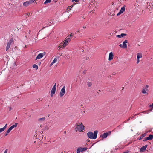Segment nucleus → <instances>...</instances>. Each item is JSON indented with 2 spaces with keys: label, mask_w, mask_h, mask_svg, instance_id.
<instances>
[{
  "label": "nucleus",
  "mask_w": 153,
  "mask_h": 153,
  "mask_svg": "<svg viewBox=\"0 0 153 153\" xmlns=\"http://www.w3.org/2000/svg\"><path fill=\"white\" fill-rule=\"evenodd\" d=\"M83 28L85 29L86 28V27L85 26H83Z\"/></svg>",
  "instance_id": "54"
},
{
  "label": "nucleus",
  "mask_w": 153,
  "mask_h": 153,
  "mask_svg": "<svg viewBox=\"0 0 153 153\" xmlns=\"http://www.w3.org/2000/svg\"><path fill=\"white\" fill-rule=\"evenodd\" d=\"M8 150L7 149H6L5 151H4V153H7V152Z\"/></svg>",
  "instance_id": "45"
},
{
  "label": "nucleus",
  "mask_w": 153,
  "mask_h": 153,
  "mask_svg": "<svg viewBox=\"0 0 153 153\" xmlns=\"http://www.w3.org/2000/svg\"><path fill=\"white\" fill-rule=\"evenodd\" d=\"M41 99H42L41 98H39V100H41Z\"/></svg>",
  "instance_id": "62"
},
{
  "label": "nucleus",
  "mask_w": 153,
  "mask_h": 153,
  "mask_svg": "<svg viewBox=\"0 0 153 153\" xmlns=\"http://www.w3.org/2000/svg\"><path fill=\"white\" fill-rule=\"evenodd\" d=\"M150 4H151L152 5V3H150L149 4V5H150Z\"/></svg>",
  "instance_id": "56"
},
{
  "label": "nucleus",
  "mask_w": 153,
  "mask_h": 153,
  "mask_svg": "<svg viewBox=\"0 0 153 153\" xmlns=\"http://www.w3.org/2000/svg\"><path fill=\"white\" fill-rule=\"evenodd\" d=\"M121 14H122L121 12H120V11H119V12L117 14V15L119 16V15H120Z\"/></svg>",
  "instance_id": "40"
},
{
  "label": "nucleus",
  "mask_w": 153,
  "mask_h": 153,
  "mask_svg": "<svg viewBox=\"0 0 153 153\" xmlns=\"http://www.w3.org/2000/svg\"><path fill=\"white\" fill-rule=\"evenodd\" d=\"M37 59H38V55L37 56L36 58V60Z\"/></svg>",
  "instance_id": "49"
},
{
  "label": "nucleus",
  "mask_w": 153,
  "mask_h": 153,
  "mask_svg": "<svg viewBox=\"0 0 153 153\" xmlns=\"http://www.w3.org/2000/svg\"><path fill=\"white\" fill-rule=\"evenodd\" d=\"M10 45L9 44H7V46L6 47V51H7L9 49V48L10 47Z\"/></svg>",
  "instance_id": "25"
},
{
  "label": "nucleus",
  "mask_w": 153,
  "mask_h": 153,
  "mask_svg": "<svg viewBox=\"0 0 153 153\" xmlns=\"http://www.w3.org/2000/svg\"><path fill=\"white\" fill-rule=\"evenodd\" d=\"M125 7L124 6L122 7L120 10V11L122 13H123L125 11Z\"/></svg>",
  "instance_id": "16"
},
{
  "label": "nucleus",
  "mask_w": 153,
  "mask_h": 153,
  "mask_svg": "<svg viewBox=\"0 0 153 153\" xmlns=\"http://www.w3.org/2000/svg\"><path fill=\"white\" fill-rule=\"evenodd\" d=\"M142 57V54L141 53H138L137 54V59H140Z\"/></svg>",
  "instance_id": "20"
},
{
  "label": "nucleus",
  "mask_w": 153,
  "mask_h": 153,
  "mask_svg": "<svg viewBox=\"0 0 153 153\" xmlns=\"http://www.w3.org/2000/svg\"><path fill=\"white\" fill-rule=\"evenodd\" d=\"M127 34L125 33H121L120 35L121 37H123L124 36H126Z\"/></svg>",
  "instance_id": "27"
},
{
  "label": "nucleus",
  "mask_w": 153,
  "mask_h": 153,
  "mask_svg": "<svg viewBox=\"0 0 153 153\" xmlns=\"http://www.w3.org/2000/svg\"><path fill=\"white\" fill-rule=\"evenodd\" d=\"M148 87H149V86L148 85H146V86L145 89H146V91H148V89H147V88H148Z\"/></svg>",
  "instance_id": "37"
},
{
  "label": "nucleus",
  "mask_w": 153,
  "mask_h": 153,
  "mask_svg": "<svg viewBox=\"0 0 153 153\" xmlns=\"http://www.w3.org/2000/svg\"><path fill=\"white\" fill-rule=\"evenodd\" d=\"M97 4H96V5L95 6V7L96 8L97 7Z\"/></svg>",
  "instance_id": "63"
},
{
  "label": "nucleus",
  "mask_w": 153,
  "mask_h": 153,
  "mask_svg": "<svg viewBox=\"0 0 153 153\" xmlns=\"http://www.w3.org/2000/svg\"><path fill=\"white\" fill-rule=\"evenodd\" d=\"M4 131V130L3 128H0V133L3 132Z\"/></svg>",
  "instance_id": "36"
},
{
  "label": "nucleus",
  "mask_w": 153,
  "mask_h": 153,
  "mask_svg": "<svg viewBox=\"0 0 153 153\" xmlns=\"http://www.w3.org/2000/svg\"><path fill=\"white\" fill-rule=\"evenodd\" d=\"M82 52H84V50L83 49H82Z\"/></svg>",
  "instance_id": "57"
},
{
  "label": "nucleus",
  "mask_w": 153,
  "mask_h": 153,
  "mask_svg": "<svg viewBox=\"0 0 153 153\" xmlns=\"http://www.w3.org/2000/svg\"><path fill=\"white\" fill-rule=\"evenodd\" d=\"M56 88L53 87L52 90L51 91V94H53L55 93L56 91Z\"/></svg>",
  "instance_id": "15"
},
{
  "label": "nucleus",
  "mask_w": 153,
  "mask_h": 153,
  "mask_svg": "<svg viewBox=\"0 0 153 153\" xmlns=\"http://www.w3.org/2000/svg\"><path fill=\"white\" fill-rule=\"evenodd\" d=\"M147 137L149 140H152L153 138V135L152 134L150 135L149 137Z\"/></svg>",
  "instance_id": "22"
},
{
  "label": "nucleus",
  "mask_w": 153,
  "mask_h": 153,
  "mask_svg": "<svg viewBox=\"0 0 153 153\" xmlns=\"http://www.w3.org/2000/svg\"><path fill=\"white\" fill-rule=\"evenodd\" d=\"M146 89H142L141 91V92L143 94H146Z\"/></svg>",
  "instance_id": "26"
},
{
  "label": "nucleus",
  "mask_w": 153,
  "mask_h": 153,
  "mask_svg": "<svg viewBox=\"0 0 153 153\" xmlns=\"http://www.w3.org/2000/svg\"><path fill=\"white\" fill-rule=\"evenodd\" d=\"M46 137H44V139H46Z\"/></svg>",
  "instance_id": "60"
},
{
  "label": "nucleus",
  "mask_w": 153,
  "mask_h": 153,
  "mask_svg": "<svg viewBox=\"0 0 153 153\" xmlns=\"http://www.w3.org/2000/svg\"><path fill=\"white\" fill-rule=\"evenodd\" d=\"M149 107L151 108V111H152L153 108V103L151 105H149Z\"/></svg>",
  "instance_id": "31"
},
{
  "label": "nucleus",
  "mask_w": 153,
  "mask_h": 153,
  "mask_svg": "<svg viewBox=\"0 0 153 153\" xmlns=\"http://www.w3.org/2000/svg\"><path fill=\"white\" fill-rule=\"evenodd\" d=\"M35 0H30L24 2L23 4V5L25 7H27L29 5L31 4L34 1L36 2V3H37V2Z\"/></svg>",
  "instance_id": "3"
},
{
  "label": "nucleus",
  "mask_w": 153,
  "mask_h": 153,
  "mask_svg": "<svg viewBox=\"0 0 153 153\" xmlns=\"http://www.w3.org/2000/svg\"><path fill=\"white\" fill-rule=\"evenodd\" d=\"M43 132H44V131H41L40 132V133L42 134Z\"/></svg>",
  "instance_id": "50"
},
{
  "label": "nucleus",
  "mask_w": 153,
  "mask_h": 153,
  "mask_svg": "<svg viewBox=\"0 0 153 153\" xmlns=\"http://www.w3.org/2000/svg\"><path fill=\"white\" fill-rule=\"evenodd\" d=\"M85 113V111H83V113Z\"/></svg>",
  "instance_id": "61"
},
{
  "label": "nucleus",
  "mask_w": 153,
  "mask_h": 153,
  "mask_svg": "<svg viewBox=\"0 0 153 153\" xmlns=\"http://www.w3.org/2000/svg\"><path fill=\"white\" fill-rule=\"evenodd\" d=\"M85 71H83V73H85Z\"/></svg>",
  "instance_id": "64"
},
{
  "label": "nucleus",
  "mask_w": 153,
  "mask_h": 153,
  "mask_svg": "<svg viewBox=\"0 0 153 153\" xmlns=\"http://www.w3.org/2000/svg\"><path fill=\"white\" fill-rule=\"evenodd\" d=\"M48 23L50 25H53L54 24V19L51 18H50L48 21Z\"/></svg>",
  "instance_id": "8"
},
{
  "label": "nucleus",
  "mask_w": 153,
  "mask_h": 153,
  "mask_svg": "<svg viewBox=\"0 0 153 153\" xmlns=\"http://www.w3.org/2000/svg\"><path fill=\"white\" fill-rule=\"evenodd\" d=\"M92 83L91 82H88L87 83V85L88 87H90L92 85Z\"/></svg>",
  "instance_id": "29"
},
{
  "label": "nucleus",
  "mask_w": 153,
  "mask_h": 153,
  "mask_svg": "<svg viewBox=\"0 0 153 153\" xmlns=\"http://www.w3.org/2000/svg\"><path fill=\"white\" fill-rule=\"evenodd\" d=\"M139 62H140L139 59H137V64Z\"/></svg>",
  "instance_id": "41"
},
{
  "label": "nucleus",
  "mask_w": 153,
  "mask_h": 153,
  "mask_svg": "<svg viewBox=\"0 0 153 153\" xmlns=\"http://www.w3.org/2000/svg\"><path fill=\"white\" fill-rule=\"evenodd\" d=\"M65 86L62 88L60 92L59 95L61 97H62L64 95L65 92Z\"/></svg>",
  "instance_id": "6"
},
{
  "label": "nucleus",
  "mask_w": 153,
  "mask_h": 153,
  "mask_svg": "<svg viewBox=\"0 0 153 153\" xmlns=\"http://www.w3.org/2000/svg\"><path fill=\"white\" fill-rule=\"evenodd\" d=\"M41 62H39V65H40V64H41Z\"/></svg>",
  "instance_id": "58"
},
{
  "label": "nucleus",
  "mask_w": 153,
  "mask_h": 153,
  "mask_svg": "<svg viewBox=\"0 0 153 153\" xmlns=\"http://www.w3.org/2000/svg\"><path fill=\"white\" fill-rule=\"evenodd\" d=\"M113 53L112 52H111L109 54L108 60L111 61L113 59Z\"/></svg>",
  "instance_id": "11"
},
{
  "label": "nucleus",
  "mask_w": 153,
  "mask_h": 153,
  "mask_svg": "<svg viewBox=\"0 0 153 153\" xmlns=\"http://www.w3.org/2000/svg\"><path fill=\"white\" fill-rule=\"evenodd\" d=\"M148 146L147 145H146L145 146H143L141 147L140 150V152H144Z\"/></svg>",
  "instance_id": "9"
},
{
  "label": "nucleus",
  "mask_w": 153,
  "mask_h": 153,
  "mask_svg": "<svg viewBox=\"0 0 153 153\" xmlns=\"http://www.w3.org/2000/svg\"><path fill=\"white\" fill-rule=\"evenodd\" d=\"M75 129L76 132H77V131H81L83 130H81L80 126L79 125L78 123H77L75 125Z\"/></svg>",
  "instance_id": "7"
},
{
  "label": "nucleus",
  "mask_w": 153,
  "mask_h": 153,
  "mask_svg": "<svg viewBox=\"0 0 153 153\" xmlns=\"http://www.w3.org/2000/svg\"><path fill=\"white\" fill-rule=\"evenodd\" d=\"M51 0H46L45 2H44V4H45L47 3H50L51 1Z\"/></svg>",
  "instance_id": "28"
},
{
  "label": "nucleus",
  "mask_w": 153,
  "mask_h": 153,
  "mask_svg": "<svg viewBox=\"0 0 153 153\" xmlns=\"http://www.w3.org/2000/svg\"><path fill=\"white\" fill-rule=\"evenodd\" d=\"M131 117V119H133V118L135 119V118H136V117H135V116H133L132 117Z\"/></svg>",
  "instance_id": "48"
},
{
  "label": "nucleus",
  "mask_w": 153,
  "mask_h": 153,
  "mask_svg": "<svg viewBox=\"0 0 153 153\" xmlns=\"http://www.w3.org/2000/svg\"><path fill=\"white\" fill-rule=\"evenodd\" d=\"M87 149V147H79L77 149L76 151L77 153H80V152H82L86 151Z\"/></svg>",
  "instance_id": "4"
},
{
  "label": "nucleus",
  "mask_w": 153,
  "mask_h": 153,
  "mask_svg": "<svg viewBox=\"0 0 153 153\" xmlns=\"http://www.w3.org/2000/svg\"><path fill=\"white\" fill-rule=\"evenodd\" d=\"M51 97H52V96H53V94H51Z\"/></svg>",
  "instance_id": "53"
},
{
  "label": "nucleus",
  "mask_w": 153,
  "mask_h": 153,
  "mask_svg": "<svg viewBox=\"0 0 153 153\" xmlns=\"http://www.w3.org/2000/svg\"><path fill=\"white\" fill-rule=\"evenodd\" d=\"M25 16L26 17H28V16H31L30 14L29 13H27L25 14Z\"/></svg>",
  "instance_id": "23"
},
{
  "label": "nucleus",
  "mask_w": 153,
  "mask_h": 153,
  "mask_svg": "<svg viewBox=\"0 0 153 153\" xmlns=\"http://www.w3.org/2000/svg\"><path fill=\"white\" fill-rule=\"evenodd\" d=\"M11 109V107H10L9 108V111H10Z\"/></svg>",
  "instance_id": "55"
},
{
  "label": "nucleus",
  "mask_w": 153,
  "mask_h": 153,
  "mask_svg": "<svg viewBox=\"0 0 153 153\" xmlns=\"http://www.w3.org/2000/svg\"><path fill=\"white\" fill-rule=\"evenodd\" d=\"M80 29H79L77 30V31L76 32V33H77V32L79 33V32H80Z\"/></svg>",
  "instance_id": "42"
},
{
  "label": "nucleus",
  "mask_w": 153,
  "mask_h": 153,
  "mask_svg": "<svg viewBox=\"0 0 153 153\" xmlns=\"http://www.w3.org/2000/svg\"><path fill=\"white\" fill-rule=\"evenodd\" d=\"M57 61V59L56 58H55L52 62L50 64V66H52L54 63L56 62Z\"/></svg>",
  "instance_id": "19"
},
{
  "label": "nucleus",
  "mask_w": 153,
  "mask_h": 153,
  "mask_svg": "<svg viewBox=\"0 0 153 153\" xmlns=\"http://www.w3.org/2000/svg\"><path fill=\"white\" fill-rule=\"evenodd\" d=\"M18 124V123H15L12 126L10 127L12 129H13L14 128L16 127L17 126Z\"/></svg>",
  "instance_id": "18"
},
{
  "label": "nucleus",
  "mask_w": 153,
  "mask_h": 153,
  "mask_svg": "<svg viewBox=\"0 0 153 153\" xmlns=\"http://www.w3.org/2000/svg\"><path fill=\"white\" fill-rule=\"evenodd\" d=\"M73 5H71V6H70V7L68 8V10H71L70 9L71 8H72L73 7Z\"/></svg>",
  "instance_id": "34"
},
{
  "label": "nucleus",
  "mask_w": 153,
  "mask_h": 153,
  "mask_svg": "<svg viewBox=\"0 0 153 153\" xmlns=\"http://www.w3.org/2000/svg\"><path fill=\"white\" fill-rule=\"evenodd\" d=\"M56 83H55L54 84V85L53 86V87H54L55 88H56Z\"/></svg>",
  "instance_id": "47"
},
{
  "label": "nucleus",
  "mask_w": 153,
  "mask_h": 153,
  "mask_svg": "<svg viewBox=\"0 0 153 153\" xmlns=\"http://www.w3.org/2000/svg\"><path fill=\"white\" fill-rule=\"evenodd\" d=\"M128 40H125L123 42V48H126L127 47V44L126 43H128Z\"/></svg>",
  "instance_id": "10"
},
{
  "label": "nucleus",
  "mask_w": 153,
  "mask_h": 153,
  "mask_svg": "<svg viewBox=\"0 0 153 153\" xmlns=\"http://www.w3.org/2000/svg\"><path fill=\"white\" fill-rule=\"evenodd\" d=\"M13 41V39L12 38L10 39V40H9V42H8V44H9L11 45V43Z\"/></svg>",
  "instance_id": "24"
},
{
  "label": "nucleus",
  "mask_w": 153,
  "mask_h": 153,
  "mask_svg": "<svg viewBox=\"0 0 153 153\" xmlns=\"http://www.w3.org/2000/svg\"><path fill=\"white\" fill-rule=\"evenodd\" d=\"M119 46H120V47L123 48V45L122 44H120L119 45Z\"/></svg>",
  "instance_id": "46"
},
{
  "label": "nucleus",
  "mask_w": 153,
  "mask_h": 153,
  "mask_svg": "<svg viewBox=\"0 0 153 153\" xmlns=\"http://www.w3.org/2000/svg\"><path fill=\"white\" fill-rule=\"evenodd\" d=\"M12 129L10 127L8 129V130L7 131V133H9L10 132V131H11L12 130Z\"/></svg>",
  "instance_id": "32"
},
{
  "label": "nucleus",
  "mask_w": 153,
  "mask_h": 153,
  "mask_svg": "<svg viewBox=\"0 0 153 153\" xmlns=\"http://www.w3.org/2000/svg\"><path fill=\"white\" fill-rule=\"evenodd\" d=\"M71 39L69 38L66 37L65 40L63 45V47H65L67 45V43L71 41Z\"/></svg>",
  "instance_id": "5"
},
{
  "label": "nucleus",
  "mask_w": 153,
  "mask_h": 153,
  "mask_svg": "<svg viewBox=\"0 0 153 153\" xmlns=\"http://www.w3.org/2000/svg\"><path fill=\"white\" fill-rule=\"evenodd\" d=\"M7 133V131L6 132L5 134H4V135L5 136H7L8 134V133Z\"/></svg>",
  "instance_id": "43"
},
{
  "label": "nucleus",
  "mask_w": 153,
  "mask_h": 153,
  "mask_svg": "<svg viewBox=\"0 0 153 153\" xmlns=\"http://www.w3.org/2000/svg\"><path fill=\"white\" fill-rule=\"evenodd\" d=\"M148 138L147 137H145L144 138V139L143 140V141L144 142L146 141L147 140H149Z\"/></svg>",
  "instance_id": "30"
},
{
  "label": "nucleus",
  "mask_w": 153,
  "mask_h": 153,
  "mask_svg": "<svg viewBox=\"0 0 153 153\" xmlns=\"http://www.w3.org/2000/svg\"><path fill=\"white\" fill-rule=\"evenodd\" d=\"M108 135V133H104L102 134H101L100 135V137H102L103 138H105L107 137Z\"/></svg>",
  "instance_id": "12"
},
{
  "label": "nucleus",
  "mask_w": 153,
  "mask_h": 153,
  "mask_svg": "<svg viewBox=\"0 0 153 153\" xmlns=\"http://www.w3.org/2000/svg\"><path fill=\"white\" fill-rule=\"evenodd\" d=\"M32 67L33 68L35 69L36 70H37L38 68V65L36 64L33 65Z\"/></svg>",
  "instance_id": "21"
},
{
  "label": "nucleus",
  "mask_w": 153,
  "mask_h": 153,
  "mask_svg": "<svg viewBox=\"0 0 153 153\" xmlns=\"http://www.w3.org/2000/svg\"><path fill=\"white\" fill-rule=\"evenodd\" d=\"M36 134L35 135H34V137H36V139H37L38 138H37V132H36Z\"/></svg>",
  "instance_id": "38"
},
{
  "label": "nucleus",
  "mask_w": 153,
  "mask_h": 153,
  "mask_svg": "<svg viewBox=\"0 0 153 153\" xmlns=\"http://www.w3.org/2000/svg\"><path fill=\"white\" fill-rule=\"evenodd\" d=\"M46 54L45 52H44L43 53H40L39 54V59L43 57L44 55Z\"/></svg>",
  "instance_id": "13"
},
{
  "label": "nucleus",
  "mask_w": 153,
  "mask_h": 153,
  "mask_svg": "<svg viewBox=\"0 0 153 153\" xmlns=\"http://www.w3.org/2000/svg\"><path fill=\"white\" fill-rule=\"evenodd\" d=\"M45 118L44 117L39 119V124H40V127L43 130H47L48 128V127L46 124H43V125L42 124L45 121Z\"/></svg>",
  "instance_id": "1"
},
{
  "label": "nucleus",
  "mask_w": 153,
  "mask_h": 153,
  "mask_svg": "<svg viewBox=\"0 0 153 153\" xmlns=\"http://www.w3.org/2000/svg\"><path fill=\"white\" fill-rule=\"evenodd\" d=\"M87 142H89L90 141V140H89V139H87Z\"/></svg>",
  "instance_id": "51"
},
{
  "label": "nucleus",
  "mask_w": 153,
  "mask_h": 153,
  "mask_svg": "<svg viewBox=\"0 0 153 153\" xmlns=\"http://www.w3.org/2000/svg\"><path fill=\"white\" fill-rule=\"evenodd\" d=\"M7 124H6L5 126L3 127V128H3V129L4 130L5 129V128H6V127H7Z\"/></svg>",
  "instance_id": "35"
},
{
  "label": "nucleus",
  "mask_w": 153,
  "mask_h": 153,
  "mask_svg": "<svg viewBox=\"0 0 153 153\" xmlns=\"http://www.w3.org/2000/svg\"><path fill=\"white\" fill-rule=\"evenodd\" d=\"M116 36L118 38H121V36H120V35H117Z\"/></svg>",
  "instance_id": "44"
},
{
  "label": "nucleus",
  "mask_w": 153,
  "mask_h": 153,
  "mask_svg": "<svg viewBox=\"0 0 153 153\" xmlns=\"http://www.w3.org/2000/svg\"><path fill=\"white\" fill-rule=\"evenodd\" d=\"M97 133L98 131L97 130L95 131L94 133L92 132L89 131L87 133V135L90 139H95L97 137Z\"/></svg>",
  "instance_id": "2"
},
{
  "label": "nucleus",
  "mask_w": 153,
  "mask_h": 153,
  "mask_svg": "<svg viewBox=\"0 0 153 153\" xmlns=\"http://www.w3.org/2000/svg\"><path fill=\"white\" fill-rule=\"evenodd\" d=\"M74 1L75 2H78V0H72V1L73 2Z\"/></svg>",
  "instance_id": "39"
},
{
  "label": "nucleus",
  "mask_w": 153,
  "mask_h": 153,
  "mask_svg": "<svg viewBox=\"0 0 153 153\" xmlns=\"http://www.w3.org/2000/svg\"><path fill=\"white\" fill-rule=\"evenodd\" d=\"M146 135V133H145L142 134L140 137L138 138V140H141Z\"/></svg>",
  "instance_id": "14"
},
{
  "label": "nucleus",
  "mask_w": 153,
  "mask_h": 153,
  "mask_svg": "<svg viewBox=\"0 0 153 153\" xmlns=\"http://www.w3.org/2000/svg\"><path fill=\"white\" fill-rule=\"evenodd\" d=\"M73 37V35L71 34L68 35V36H67V37L71 39V38Z\"/></svg>",
  "instance_id": "33"
},
{
  "label": "nucleus",
  "mask_w": 153,
  "mask_h": 153,
  "mask_svg": "<svg viewBox=\"0 0 153 153\" xmlns=\"http://www.w3.org/2000/svg\"><path fill=\"white\" fill-rule=\"evenodd\" d=\"M99 91L100 92H101V90H99V91Z\"/></svg>",
  "instance_id": "59"
},
{
  "label": "nucleus",
  "mask_w": 153,
  "mask_h": 153,
  "mask_svg": "<svg viewBox=\"0 0 153 153\" xmlns=\"http://www.w3.org/2000/svg\"><path fill=\"white\" fill-rule=\"evenodd\" d=\"M131 118L130 117L127 120V121H128V120H130V118Z\"/></svg>",
  "instance_id": "52"
},
{
  "label": "nucleus",
  "mask_w": 153,
  "mask_h": 153,
  "mask_svg": "<svg viewBox=\"0 0 153 153\" xmlns=\"http://www.w3.org/2000/svg\"><path fill=\"white\" fill-rule=\"evenodd\" d=\"M79 125L80 126L81 130H84L85 129L84 126L83 125L82 123H80Z\"/></svg>",
  "instance_id": "17"
}]
</instances>
